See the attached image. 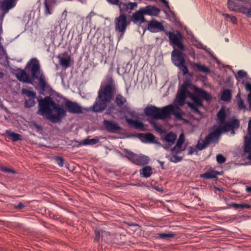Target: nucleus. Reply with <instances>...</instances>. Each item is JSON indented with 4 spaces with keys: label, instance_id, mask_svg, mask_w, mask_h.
I'll return each instance as SVG.
<instances>
[{
    "label": "nucleus",
    "instance_id": "46",
    "mask_svg": "<svg viewBox=\"0 0 251 251\" xmlns=\"http://www.w3.org/2000/svg\"><path fill=\"white\" fill-rule=\"evenodd\" d=\"M179 69L181 71L183 75H186L188 73V69L187 67L185 65V64H182L178 66Z\"/></svg>",
    "mask_w": 251,
    "mask_h": 251
},
{
    "label": "nucleus",
    "instance_id": "37",
    "mask_svg": "<svg viewBox=\"0 0 251 251\" xmlns=\"http://www.w3.org/2000/svg\"><path fill=\"white\" fill-rule=\"evenodd\" d=\"M59 62L60 65L65 68H68L70 66V57L69 56L67 58H61Z\"/></svg>",
    "mask_w": 251,
    "mask_h": 251
},
{
    "label": "nucleus",
    "instance_id": "2",
    "mask_svg": "<svg viewBox=\"0 0 251 251\" xmlns=\"http://www.w3.org/2000/svg\"><path fill=\"white\" fill-rule=\"evenodd\" d=\"M117 92L116 84L111 76L106 78V83L100 86L92 109L95 112L100 113L104 110L108 104L114 100Z\"/></svg>",
    "mask_w": 251,
    "mask_h": 251
},
{
    "label": "nucleus",
    "instance_id": "11",
    "mask_svg": "<svg viewBox=\"0 0 251 251\" xmlns=\"http://www.w3.org/2000/svg\"><path fill=\"white\" fill-rule=\"evenodd\" d=\"M190 86V84L189 82H185L179 88L176 98L179 102L183 103L187 97H189L190 94L192 93L188 90Z\"/></svg>",
    "mask_w": 251,
    "mask_h": 251
},
{
    "label": "nucleus",
    "instance_id": "16",
    "mask_svg": "<svg viewBox=\"0 0 251 251\" xmlns=\"http://www.w3.org/2000/svg\"><path fill=\"white\" fill-rule=\"evenodd\" d=\"M172 59L174 64L177 67L185 64V59L183 53L178 50H175L172 52Z\"/></svg>",
    "mask_w": 251,
    "mask_h": 251
},
{
    "label": "nucleus",
    "instance_id": "7",
    "mask_svg": "<svg viewBox=\"0 0 251 251\" xmlns=\"http://www.w3.org/2000/svg\"><path fill=\"white\" fill-rule=\"evenodd\" d=\"M115 30L121 33V36H123L126 31L127 27L130 24L131 21L127 20L126 14H120L119 16L114 20Z\"/></svg>",
    "mask_w": 251,
    "mask_h": 251
},
{
    "label": "nucleus",
    "instance_id": "57",
    "mask_svg": "<svg viewBox=\"0 0 251 251\" xmlns=\"http://www.w3.org/2000/svg\"><path fill=\"white\" fill-rule=\"evenodd\" d=\"M115 109V106L113 104L108 107L107 111L108 113H113V110Z\"/></svg>",
    "mask_w": 251,
    "mask_h": 251
},
{
    "label": "nucleus",
    "instance_id": "43",
    "mask_svg": "<svg viewBox=\"0 0 251 251\" xmlns=\"http://www.w3.org/2000/svg\"><path fill=\"white\" fill-rule=\"evenodd\" d=\"M0 170L4 173H11L12 174H15L16 173L14 169L5 166H0Z\"/></svg>",
    "mask_w": 251,
    "mask_h": 251
},
{
    "label": "nucleus",
    "instance_id": "45",
    "mask_svg": "<svg viewBox=\"0 0 251 251\" xmlns=\"http://www.w3.org/2000/svg\"><path fill=\"white\" fill-rule=\"evenodd\" d=\"M30 126L36 129L37 131H41L42 130V127L41 126L37 124L35 121H32L30 122Z\"/></svg>",
    "mask_w": 251,
    "mask_h": 251
},
{
    "label": "nucleus",
    "instance_id": "4",
    "mask_svg": "<svg viewBox=\"0 0 251 251\" xmlns=\"http://www.w3.org/2000/svg\"><path fill=\"white\" fill-rule=\"evenodd\" d=\"M174 106L168 105L162 108L157 107L152 104H148L144 109V113L146 116L151 117L153 119L164 120L168 117L174 111Z\"/></svg>",
    "mask_w": 251,
    "mask_h": 251
},
{
    "label": "nucleus",
    "instance_id": "28",
    "mask_svg": "<svg viewBox=\"0 0 251 251\" xmlns=\"http://www.w3.org/2000/svg\"><path fill=\"white\" fill-rule=\"evenodd\" d=\"M176 139V135L172 132L168 133L164 138V140L168 143L170 146L173 145Z\"/></svg>",
    "mask_w": 251,
    "mask_h": 251
},
{
    "label": "nucleus",
    "instance_id": "17",
    "mask_svg": "<svg viewBox=\"0 0 251 251\" xmlns=\"http://www.w3.org/2000/svg\"><path fill=\"white\" fill-rule=\"evenodd\" d=\"M65 105L67 111L71 113L79 114L82 113V107L76 102L67 100Z\"/></svg>",
    "mask_w": 251,
    "mask_h": 251
},
{
    "label": "nucleus",
    "instance_id": "38",
    "mask_svg": "<svg viewBox=\"0 0 251 251\" xmlns=\"http://www.w3.org/2000/svg\"><path fill=\"white\" fill-rule=\"evenodd\" d=\"M22 93L29 98L36 97V94L35 92L31 91L25 88H23L22 90Z\"/></svg>",
    "mask_w": 251,
    "mask_h": 251
},
{
    "label": "nucleus",
    "instance_id": "64",
    "mask_svg": "<svg viewBox=\"0 0 251 251\" xmlns=\"http://www.w3.org/2000/svg\"><path fill=\"white\" fill-rule=\"evenodd\" d=\"M240 98H241L240 97V92H239L236 96L237 100H238V99H240Z\"/></svg>",
    "mask_w": 251,
    "mask_h": 251
},
{
    "label": "nucleus",
    "instance_id": "53",
    "mask_svg": "<svg viewBox=\"0 0 251 251\" xmlns=\"http://www.w3.org/2000/svg\"><path fill=\"white\" fill-rule=\"evenodd\" d=\"M95 237L94 238V241L96 242H99L100 239V231L98 230H95Z\"/></svg>",
    "mask_w": 251,
    "mask_h": 251
},
{
    "label": "nucleus",
    "instance_id": "20",
    "mask_svg": "<svg viewBox=\"0 0 251 251\" xmlns=\"http://www.w3.org/2000/svg\"><path fill=\"white\" fill-rule=\"evenodd\" d=\"M126 120L130 126L133 127L135 129H140L141 131L145 130L144 124L142 122L139 121L137 120H133L127 118H126Z\"/></svg>",
    "mask_w": 251,
    "mask_h": 251
},
{
    "label": "nucleus",
    "instance_id": "62",
    "mask_svg": "<svg viewBox=\"0 0 251 251\" xmlns=\"http://www.w3.org/2000/svg\"><path fill=\"white\" fill-rule=\"evenodd\" d=\"M246 191L248 193H251V186H247Z\"/></svg>",
    "mask_w": 251,
    "mask_h": 251
},
{
    "label": "nucleus",
    "instance_id": "6",
    "mask_svg": "<svg viewBox=\"0 0 251 251\" xmlns=\"http://www.w3.org/2000/svg\"><path fill=\"white\" fill-rule=\"evenodd\" d=\"M195 92L190 94L189 98L193 101V104L203 107L202 100L209 101L212 100L210 94L205 90L198 87H195Z\"/></svg>",
    "mask_w": 251,
    "mask_h": 251
},
{
    "label": "nucleus",
    "instance_id": "32",
    "mask_svg": "<svg viewBox=\"0 0 251 251\" xmlns=\"http://www.w3.org/2000/svg\"><path fill=\"white\" fill-rule=\"evenodd\" d=\"M176 234L173 232L168 233H158L156 234V237L158 238L162 239H167L175 237Z\"/></svg>",
    "mask_w": 251,
    "mask_h": 251
},
{
    "label": "nucleus",
    "instance_id": "54",
    "mask_svg": "<svg viewBox=\"0 0 251 251\" xmlns=\"http://www.w3.org/2000/svg\"><path fill=\"white\" fill-rule=\"evenodd\" d=\"M152 125L153 127L157 132L162 133L164 131L161 126L157 125L155 123H152Z\"/></svg>",
    "mask_w": 251,
    "mask_h": 251
},
{
    "label": "nucleus",
    "instance_id": "60",
    "mask_svg": "<svg viewBox=\"0 0 251 251\" xmlns=\"http://www.w3.org/2000/svg\"><path fill=\"white\" fill-rule=\"evenodd\" d=\"M237 203H234V202H232L231 203H229L228 204V205L230 206V207H234L235 208V209H236V207H237Z\"/></svg>",
    "mask_w": 251,
    "mask_h": 251
},
{
    "label": "nucleus",
    "instance_id": "21",
    "mask_svg": "<svg viewBox=\"0 0 251 251\" xmlns=\"http://www.w3.org/2000/svg\"><path fill=\"white\" fill-rule=\"evenodd\" d=\"M192 68L196 72H203L205 74L209 73L210 72V69L204 65H202L200 63H195L192 62L190 63Z\"/></svg>",
    "mask_w": 251,
    "mask_h": 251
},
{
    "label": "nucleus",
    "instance_id": "52",
    "mask_svg": "<svg viewBox=\"0 0 251 251\" xmlns=\"http://www.w3.org/2000/svg\"><path fill=\"white\" fill-rule=\"evenodd\" d=\"M237 105L240 109H244L246 108V106L244 104L243 100L240 98V99H238L237 100Z\"/></svg>",
    "mask_w": 251,
    "mask_h": 251
},
{
    "label": "nucleus",
    "instance_id": "59",
    "mask_svg": "<svg viewBox=\"0 0 251 251\" xmlns=\"http://www.w3.org/2000/svg\"><path fill=\"white\" fill-rule=\"evenodd\" d=\"M248 130L250 134H251V119L249 121L248 123Z\"/></svg>",
    "mask_w": 251,
    "mask_h": 251
},
{
    "label": "nucleus",
    "instance_id": "3",
    "mask_svg": "<svg viewBox=\"0 0 251 251\" xmlns=\"http://www.w3.org/2000/svg\"><path fill=\"white\" fill-rule=\"evenodd\" d=\"M39 109L37 114L47 115V118L53 123L58 122L66 115V111L59 104L55 102L50 96L38 100Z\"/></svg>",
    "mask_w": 251,
    "mask_h": 251
},
{
    "label": "nucleus",
    "instance_id": "55",
    "mask_svg": "<svg viewBox=\"0 0 251 251\" xmlns=\"http://www.w3.org/2000/svg\"><path fill=\"white\" fill-rule=\"evenodd\" d=\"M195 151H196V149L193 147H189V151L188 152V155H192L193 154Z\"/></svg>",
    "mask_w": 251,
    "mask_h": 251
},
{
    "label": "nucleus",
    "instance_id": "1",
    "mask_svg": "<svg viewBox=\"0 0 251 251\" xmlns=\"http://www.w3.org/2000/svg\"><path fill=\"white\" fill-rule=\"evenodd\" d=\"M15 75L19 81L29 84H33L32 79H37L42 90H46L47 83L37 58H32L27 63L25 70L20 68L16 70Z\"/></svg>",
    "mask_w": 251,
    "mask_h": 251
},
{
    "label": "nucleus",
    "instance_id": "49",
    "mask_svg": "<svg viewBox=\"0 0 251 251\" xmlns=\"http://www.w3.org/2000/svg\"><path fill=\"white\" fill-rule=\"evenodd\" d=\"M54 159L60 167L63 166L64 160L62 157L57 156L55 157Z\"/></svg>",
    "mask_w": 251,
    "mask_h": 251
},
{
    "label": "nucleus",
    "instance_id": "9",
    "mask_svg": "<svg viewBox=\"0 0 251 251\" xmlns=\"http://www.w3.org/2000/svg\"><path fill=\"white\" fill-rule=\"evenodd\" d=\"M165 34L168 36L170 43L171 45L176 46L178 49L183 50L185 49V46L182 42L183 38L182 34L177 31L176 33L171 31H165Z\"/></svg>",
    "mask_w": 251,
    "mask_h": 251
},
{
    "label": "nucleus",
    "instance_id": "23",
    "mask_svg": "<svg viewBox=\"0 0 251 251\" xmlns=\"http://www.w3.org/2000/svg\"><path fill=\"white\" fill-rule=\"evenodd\" d=\"M137 137L144 142L154 143L155 137L151 133L146 134L140 133L137 135Z\"/></svg>",
    "mask_w": 251,
    "mask_h": 251
},
{
    "label": "nucleus",
    "instance_id": "22",
    "mask_svg": "<svg viewBox=\"0 0 251 251\" xmlns=\"http://www.w3.org/2000/svg\"><path fill=\"white\" fill-rule=\"evenodd\" d=\"M16 4L15 0H3L0 4L1 9L7 12L9 10L15 7Z\"/></svg>",
    "mask_w": 251,
    "mask_h": 251
},
{
    "label": "nucleus",
    "instance_id": "44",
    "mask_svg": "<svg viewBox=\"0 0 251 251\" xmlns=\"http://www.w3.org/2000/svg\"><path fill=\"white\" fill-rule=\"evenodd\" d=\"M216 160L219 164L224 163L226 161V158L221 154H219L216 156Z\"/></svg>",
    "mask_w": 251,
    "mask_h": 251
},
{
    "label": "nucleus",
    "instance_id": "30",
    "mask_svg": "<svg viewBox=\"0 0 251 251\" xmlns=\"http://www.w3.org/2000/svg\"><path fill=\"white\" fill-rule=\"evenodd\" d=\"M217 116L219 121L223 125L226 122L225 121L226 118V112L223 107H222L217 113Z\"/></svg>",
    "mask_w": 251,
    "mask_h": 251
},
{
    "label": "nucleus",
    "instance_id": "13",
    "mask_svg": "<svg viewBox=\"0 0 251 251\" xmlns=\"http://www.w3.org/2000/svg\"><path fill=\"white\" fill-rule=\"evenodd\" d=\"M223 132L221 129V125H220L213 131L209 133L205 137L204 140L208 145L211 143H217L219 141L220 136Z\"/></svg>",
    "mask_w": 251,
    "mask_h": 251
},
{
    "label": "nucleus",
    "instance_id": "12",
    "mask_svg": "<svg viewBox=\"0 0 251 251\" xmlns=\"http://www.w3.org/2000/svg\"><path fill=\"white\" fill-rule=\"evenodd\" d=\"M240 126V122L235 117H232L229 122H226L221 126V129L223 132H228L231 130L234 134V129H237Z\"/></svg>",
    "mask_w": 251,
    "mask_h": 251
},
{
    "label": "nucleus",
    "instance_id": "18",
    "mask_svg": "<svg viewBox=\"0 0 251 251\" xmlns=\"http://www.w3.org/2000/svg\"><path fill=\"white\" fill-rule=\"evenodd\" d=\"M141 8L145 15L157 16L160 12V10L158 7L152 5H148Z\"/></svg>",
    "mask_w": 251,
    "mask_h": 251
},
{
    "label": "nucleus",
    "instance_id": "47",
    "mask_svg": "<svg viewBox=\"0 0 251 251\" xmlns=\"http://www.w3.org/2000/svg\"><path fill=\"white\" fill-rule=\"evenodd\" d=\"M45 5V13L46 15L51 14L50 7V5L48 3L47 0L44 1Z\"/></svg>",
    "mask_w": 251,
    "mask_h": 251
},
{
    "label": "nucleus",
    "instance_id": "36",
    "mask_svg": "<svg viewBox=\"0 0 251 251\" xmlns=\"http://www.w3.org/2000/svg\"><path fill=\"white\" fill-rule=\"evenodd\" d=\"M187 105L188 106L191 108V109L196 114H198L200 115L201 114V111L199 109L198 107H201V106H198L196 105L193 104V103L188 102H187Z\"/></svg>",
    "mask_w": 251,
    "mask_h": 251
},
{
    "label": "nucleus",
    "instance_id": "63",
    "mask_svg": "<svg viewBox=\"0 0 251 251\" xmlns=\"http://www.w3.org/2000/svg\"><path fill=\"white\" fill-rule=\"evenodd\" d=\"M159 163L160 164L161 167L162 169H164V162L162 161H158Z\"/></svg>",
    "mask_w": 251,
    "mask_h": 251
},
{
    "label": "nucleus",
    "instance_id": "25",
    "mask_svg": "<svg viewBox=\"0 0 251 251\" xmlns=\"http://www.w3.org/2000/svg\"><path fill=\"white\" fill-rule=\"evenodd\" d=\"M140 176L142 177H149L152 174V168L150 166H145L139 170Z\"/></svg>",
    "mask_w": 251,
    "mask_h": 251
},
{
    "label": "nucleus",
    "instance_id": "27",
    "mask_svg": "<svg viewBox=\"0 0 251 251\" xmlns=\"http://www.w3.org/2000/svg\"><path fill=\"white\" fill-rule=\"evenodd\" d=\"M220 173L217 171L209 170L207 172L201 174V176L205 179L214 178L217 177V175H219Z\"/></svg>",
    "mask_w": 251,
    "mask_h": 251
},
{
    "label": "nucleus",
    "instance_id": "19",
    "mask_svg": "<svg viewBox=\"0 0 251 251\" xmlns=\"http://www.w3.org/2000/svg\"><path fill=\"white\" fill-rule=\"evenodd\" d=\"M103 125L106 130L109 132H115L121 129L118 123L112 121L104 120Z\"/></svg>",
    "mask_w": 251,
    "mask_h": 251
},
{
    "label": "nucleus",
    "instance_id": "26",
    "mask_svg": "<svg viewBox=\"0 0 251 251\" xmlns=\"http://www.w3.org/2000/svg\"><path fill=\"white\" fill-rule=\"evenodd\" d=\"M244 151L249 154H251V135H247L245 137Z\"/></svg>",
    "mask_w": 251,
    "mask_h": 251
},
{
    "label": "nucleus",
    "instance_id": "15",
    "mask_svg": "<svg viewBox=\"0 0 251 251\" xmlns=\"http://www.w3.org/2000/svg\"><path fill=\"white\" fill-rule=\"evenodd\" d=\"M148 29L151 32L156 33L160 31H167L163 25L157 20H151L148 25Z\"/></svg>",
    "mask_w": 251,
    "mask_h": 251
},
{
    "label": "nucleus",
    "instance_id": "48",
    "mask_svg": "<svg viewBox=\"0 0 251 251\" xmlns=\"http://www.w3.org/2000/svg\"><path fill=\"white\" fill-rule=\"evenodd\" d=\"M185 150V148L182 149L181 147H176V145L172 149L171 151L176 154L180 153L182 151Z\"/></svg>",
    "mask_w": 251,
    "mask_h": 251
},
{
    "label": "nucleus",
    "instance_id": "40",
    "mask_svg": "<svg viewBox=\"0 0 251 251\" xmlns=\"http://www.w3.org/2000/svg\"><path fill=\"white\" fill-rule=\"evenodd\" d=\"M236 77H238L240 78H243L244 77H245L246 79L247 80L248 78L250 79L249 78L247 73L246 72L243 71V70H239L237 72V76H236Z\"/></svg>",
    "mask_w": 251,
    "mask_h": 251
},
{
    "label": "nucleus",
    "instance_id": "58",
    "mask_svg": "<svg viewBox=\"0 0 251 251\" xmlns=\"http://www.w3.org/2000/svg\"><path fill=\"white\" fill-rule=\"evenodd\" d=\"M25 207V205L21 202L19 203L17 205L15 206L17 209H22Z\"/></svg>",
    "mask_w": 251,
    "mask_h": 251
},
{
    "label": "nucleus",
    "instance_id": "29",
    "mask_svg": "<svg viewBox=\"0 0 251 251\" xmlns=\"http://www.w3.org/2000/svg\"><path fill=\"white\" fill-rule=\"evenodd\" d=\"M6 133L13 142L22 140V136L18 133L11 132L10 130H6Z\"/></svg>",
    "mask_w": 251,
    "mask_h": 251
},
{
    "label": "nucleus",
    "instance_id": "50",
    "mask_svg": "<svg viewBox=\"0 0 251 251\" xmlns=\"http://www.w3.org/2000/svg\"><path fill=\"white\" fill-rule=\"evenodd\" d=\"M183 158L181 156H178L177 155H173L170 159V161L174 163H177L181 161Z\"/></svg>",
    "mask_w": 251,
    "mask_h": 251
},
{
    "label": "nucleus",
    "instance_id": "31",
    "mask_svg": "<svg viewBox=\"0 0 251 251\" xmlns=\"http://www.w3.org/2000/svg\"><path fill=\"white\" fill-rule=\"evenodd\" d=\"M232 97L231 91L229 89H225L223 92L221 99L224 101H229Z\"/></svg>",
    "mask_w": 251,
    "mask_h": 251
},
{
    "label": "nucleus",
    "instance_id": "34",
    "mask_svg": "<svg viewBox=\"0 0 251 251\" xmlns=\"http://www.w3.org/2000/svg\"><path fill=\"white\" fill-rule=\"evenodd\" d=\"M36 98V97H33L29 98L28 100H25V107L30 108L34 106L36 103L35 99Z\"/></svg>",
    "mask_w": 251,
    "mask_h": 251
},
{
    "label": "nucleus",
    "instance_id": "24",
    "mask_svg": "<svg viewBox=\"0 0 251 251\" xmlns=\"http://www.w3.org/2000/svg\"><path fill=\"white\" fill-rule=\"evenodd\" d=\"M126 101L127 100L126 98L121 94L117 95L115 99V103L117 107L120 108V111H122V108L126 105L125 104Z\"/></svg>",
    "mask_w": 251,
    "mask_h": 251
},
{
    "label": "nucleus",
    "instance_id": "33",
    "mask_svg": "<svg viewBox=\"0 0 251 251\" xmlns=\"http://www.w3.org/2000/svg\"><path fill=\"white\" fill-rule=\"evenodd\" d=\"M121 113H124V114H128L131 117L133 118H136L137 117L136 115V112L133 111L131 110L130 108L128 107L126 105H125L122 108V110L120 111Z\"/></svg>",
    "mask_w": 251,
    "mask_h": 251
},
{
    "label": "nucleus",
    "instance_id": "5",
    "mask_svg": "<svg viewBox=\"0 0 251 251\" xmlns=\"http://www.w3.org/2000/svg\"><path fill=\"white\" fill-rule=\"evenodd\" d=\"M227 6L230 11L240 13L251 18V0H227Z\"/></svg>",
    "mask_w": 251,
    "mask_h": 251
},
{
    "label": "nucleus",
    "instance_id": "61",
    "mask_svg": "<svg viewBox=\"0 0 251 251\" xmlns=\"http://www.w3.org/2000/svg\"><path fill=\"white\" fill-rule=\"evenodd\" d=\"M176 117L178 119L181 118V114L180 113H176L175 114Z\"/></svg>",
    "mask_w": 251,
    "mask_h": 251
},
{
    "label": "nucleus",
    "instance_id": "8",
    "mask_svg": "<svg viewBox=\"0 0 251 251\" xmlns=\"http://www.w3.org/2000/svg\"><path fill=\"white\" fill-rule=\"evenodd\" d=\"M127 155V158L133 163L138 166H144L148 164L150 161V158L148 156L143 154L138 155L127 149L125 150Z\"/></svg>",
    "mask_w": 251,
    "mask_h": 251
},
{
    "label": "nucleus",
    "instance_id": "10",
    "mask_svg": "<svg viewBox=\"0 0 251 251\" xmlns=\"http://www.w3.org/2000/svg\"><path fill=\"white\" fill-rule=\"evenodd\" d=\"M119 8L120 14H130L132 10L137 8L138 3L136 2H131L129 0H126L125 2L119 1L117 4Z\"/></svg>",
    "mask_w": 251,
    "mask_h": 251
},
{
    "label": "nucleus",
    "instance_id": "35",
    "mask_svg": "<svg viewBox=\"0 0 251 251\" xmlns=\"http://www.w3.org/2000/svg\"><path fill=\"white\" fill-rule=\"evenodd\" d=\"M223 16L225 18V19H226L227 21H229L230 22L233 24H237V20L235 16L229 15L227 13H224L222 14Z\"/></svg>",
    "mask_w": 251,
    "mask_h": 251
},
{
    "label": "nucleus",
    "instance_id": "41",
    "mask_svg": "<svg viewBox=\"0 0 251 251\" xmlns=\"http://www.w3.org/2000/svg\"><path fill=\"white\" fill-rule=\"evenodd\" d=\"M185 141V137L183 133H181L178 138L176 144V147H181L182 146L183 144Z\"/></svg>",
    "mask_w": 251,
    "mask_h": 251
},
{
    "label": "nucleus",
    "instance_id": "56",
    "mask_svg": "<svg viewBox=\"0 0 251 251\" xmlns=\"http://www.w3.org/2000/svg\"><path fill=\"white\" fill-rule=\"evenodd\" d=\"M106 1L112 5H117L119 4L120 0H106Z\"/></svg>",
    "mask_w": 251,
    "mask_h": 251
},
{
    "label": "nucleus",
    "instance_id": "51",
    "mask_svg": "<svg viewBox=\"0 0 251 251\" xmlns=\"http://www.w3.org/2000/svg\"><path fill=\"white\" fill-rule=\"evenodd\" d=\"M251 208V205L245 203H237L236 209L239 208H247L250 209Z\"/></svg>",
    "mask_w": 251,
    "mask_h": 251
},
{
    "label": "nucleus",
    "instance_id": "14",
    "mask_svg": "<svg viewBox=\"0 0 251 251\" xmlns=\"http://www.w3.org/2000/svg\"><path fill=\"white\" fill-rule=\"evenodd\" d=\"M130 21L132 22L133 24L139 25L147 22L145 17V15L141 8L132 14Z\"/></svg>",
    "mask_w": 251,
    "mask_h": 251
},
{
    "label": "nucleus",
    "instance_id": "39",
    "mask_svg": "<svg viewBox=\"0 0 251 251\" xmlns=\"http://www.w3.org/2000/svg\"><path fill=\"white\" fill-rule=\"evenodd\" d=\"M99 141V139L93 138L91 139H86L83 140V144L84 145H95Z\"/></svg>",
    "mask_w": 251,
    "mask_h": 251
},
{
    "label": "nucleus",
    "instance_id": "42",
    "mask_svg": "<svg viewBox=\"0 0 251 251\" xmlns=\"http://www.w3.org/2000/svg\"><path fill=\"white\" fill-rule=\"evenodd\" d=\"M208 145V144L205 141V140H204L203 143H200V142H198V143L197 144L196 147L199 150L201 151L205 149Z\"/></svg>",
    "mask_w": 251,
    "mask_h": 251
}]
</instances>
